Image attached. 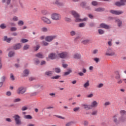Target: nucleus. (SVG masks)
<instances>
[{
    "label": "nucleus",
    "mask_w": 126,
    "mask_h": 126,
    "mask_svg": "<svg viewBox=\"0 0 126 126\" xmlns=\"http://www.w3.org/2000/svg\"><path fill=\"white\" fill-rule=\"evenodd\" d=\"M51 18L55 21H59L62 19V15L58 13H54L51 15Z\"/></svg>",
    "instance_id": "nucleus-1"
},
{
    "label": "nucleus",
    "mask_w": 126,
    "mask_h": 126,
    "mask_svg": "<svg viewBox=\"0 0 126 126\" xmlns=\"http://www.w3.org/2000/svg\"><path fill=\"white\" fill-rule=\"evenodd\" d=\"M105 56H108L109 57H114V56H117L116 53L114 52L112 48L108 47L105 53Z\"/></svg>",
    "instance_id": "nucleus-2"
},
{
    "label": "nucleus",
    "mask_w": 126,
    "mask_h": 126,
    "mask_svg": "<svg viewBox=\"0 0 126 126\" xmlns=\"http://www.w3.org/2000/svg\"><path fill=\"white\" fill-rule=\"evenodd\" d=\"M58 57L62 60L67 59L68 58V53L66 51H62L58 53Z\"/></svg>",
    "instance_id": "nucleus-3"
},
{
    "label": "nucleus",
    "mask_w": 126,
    "mask_h": 126,
    "mask_svg": "<svg viewBox=\"0 0 126 126\" xmlns=\"http://www.w3.org/2000/svg\"><path fill=\"white\" fill-rule=\"evenodd\" d=\"M13 119H14V121L16 123V125L17 126H21L22 125V122H21V117L20 116L16 114L13 117Z\"/></svg>",
    "instance_id": "nucleus-4"
},
{
    "label": "nucleus",
    "mask_w": 126,
    "mask_h": 126,
    "mask_svg": "<svg viewBox=\"0 0 126 126\" xmlns=\"http://www.w3.org/2000/svg\"><path fill=\"white\" fill-rule=\"evenodd\" d=\"M57 36L56 35H48L45 37V40L46 42H52L55 39H57Z\"/></svg>",
    "instance_id": "nucleus-5"
},
{
    "label": "nucleus",
    "mask_w": 126,
    "mask_h": 126,
    "mask_svg": "<svg viewBox=\"0 0 126 126\" xmlns=\"http://www.w3.org/2000/svg\"><path fill=\"white\" fill-rule=\"evenodd\" d=\"M71 14L73 15V16L75 18V21L76 22H78V21L79 20V19L80 18V15L78 13L76 12L75 11H71Z\"/></svg>",
    "instance_id": "nucleus-6"
},
{
    "label": "nucleus",
    "mask_w": 126,
    "mask_h": 126,
    "mask_svg": "<svg viewBox=\"0 0 126 126\" xmlns=\"http://www.w3.org/2000/svg\"><path fill=\"white\" fill-rule=\"evenodd\" d=\"M16 92L18 95H21L22 94H24V93L26 92V89H25V88L23 86H21L17 89Z\"/></svg>",
    "instance_id": "nucleus-7"
},
{
    "label": "nucleus",
    "mask_w": 126,
    "mask_h": 126,
    "mask_svg": "<svg viewBox=\"0 0 126 126\" xmlns=\"http://www.w3.org/2000/svg\"><path fill=\"white\" fill-rule=\"evenodd\" d=\"M40 19L43 22L46 23V24H52V21L47 17L42 16L41 17Z\"/></svg>",
    "instance_id": "nucleus-8"
},
{
    "label": "nucleus",
    "mask_w": 126,
    "mask_h": 126,
    "mask_svg": "<svg viewBox=\"0 0 126 126\" xmlns=\"http://www.w3.org/2000/svg\"><path fill=\"white\" fill-rule=\"evenodd\" d=\"M110 13L114 14V15H121L124 13V11L122 10H110Z\"/></svg>",
    "instance_id": "nucleus-9"
},
{
    "label": "nucleus",
    "mask_w": 126,
    "mask_h": 126,
    "mask_svg": "<svg viewBox=\"0 0 126 126\" xmlns=\"http://www.w3.org/2000/svg\"><path fill=\"white\" fill-rule=\"evenodd\" d=\"M29 73H30V70L29 69H25L23 70L22 75L23 77H27L29 75Z\"/></svg>",
    "instance_id": "nucleus-10"
},
{
    "label": "nucleus",
    "mask_w": 126,
    "mask_h": 126,
    "mask_svg": "<svg viewBox=\"0 0 126 126\" xmlns=\"http://www.w3.org/2000/svg\"><path fill=\"white\" fill-rule=\"evenodd\" d=\"M100 28H103V29H111V26L110 25H107L105 23H101L99 25Z\"/></svg>",
    "instance_id": "nucleus-11"
},
{
    "label": "nucleus",
    "mask_w": 126,
    "mask_h": 126,
    "mask_svg": "<svg viewBox=\"0 0 126 126\" xmlns=\"http://www.w3.org/2000/svg\"><path fill=\"white\" fill-rule=\"evenodd\" d=\"M115 23L117 24L118 27L121 28L123 26V21L119 18L115 19Z\"/></svg>",
    "instance_id": "nucleus-12"
},
{
    "label": "nucleus",
    "mask_w": 126,
    "mask_h": 126,
    "mask_svg": "<svg viewBox=\"0 0 126 126\" xmlns=\"http://www.w3.org/2000/svg\"><path fill=\"white\" fill-rule=\"evenodd\" d=\"M53 4H55L56 5H57V6H63L64 4L63 2H60V0H54Z\"/></svg>",
    "instance_id": "nucleus-13"
},
{
    "label": "nucleus",
    "mask_w": 126,
    "mask_h": 126,
    "mask_svg": "<svg viewBox=\"0 0 126 126\" xmlns=\"http://www.w3.org/2000/svg\"><path fill=\"white\" fill-rule=\"evenodd\" d=\"M48 58L50 60H56L57 59V54L56 53H51L48 55Z\"/></svg>",
    "instance_id": "nucleus-14"
},
{
    "label": "nucleus",
    "mask_w": 126,
    "mask_h": 126,
    "mask_svg": "<svg viewBox=\"0 0 126 126\" xmlns=\"http://www.w3.org/2000/svg\"><path fill=\"white\" fill-rule=\"evenodd\" d=\"M11 40H12V38L8 37L6 35L4 36L2 39V40L6 43H10Z\"/></svg>",
    "instance_id": "nucleus-15"
},
{
    "label": "nucleus",
    "mask_w": 126,
    "mask_h": 126,
    "mask_svg": "<svg viewBox=\"0 0 126 126\" xmlns=\"http://www.w3.org/2000/svg\"><path fill=\"white\" fill-rule=\"evenodd\" d=\"M81 106L85 110H91L90 105H88L87 103H83Z\"/></svg>",
    "instance_id": "nucleus-16"
},
{
    "label": "nucleus",
    "mask_w": 126,
    "mask_h": 126,
    "mask_svg": "<svg viewBox=\"0 0 126 126\" xmlns=\"http://www.w3.org/2000/svg\"><path fill=\"white\" fill-rule=\"evenodd\" d=\"M73 58L76 60H80L81 59V54L79 53H76L74 54Z\"/></svg>",
    "instance_id": "nucleus-17"
},
{
    "label": "nucleus",
    "mask_w": 126,
    "mask_h": 126,
    "mask_svg": "<svg viewBox=\"0 0 126 126\" xmlns=\"http://www.w3.org/2000/svg\"><path fill=\"white\" fill-rule=\"evenodd\" d=\"M33 87L34 89H38V88H40V89H42V90H43V87H44V86L40 84H36L34 85Z\"/></svg>",
    "instance_id": "nucleus-18"
},
{
    "label": "nucleus",
    "mask_w": 126,
    "mask_h": 126,
    "mask_svg": "<svg viewBox=\"0 0 126 126\" xmlns=\"http://www.w3.org/2000/svg\"><path fill=\"white\" fill-rule=\"evenodd\" d=\"M90 106L91 107V109H92V108H96V107L98 106V102H97L96 101H94L92 102Z\"/></svg>",
    "instance_id": "nucleus-19"
},
{
    "label": "nucleus",
    "mask_w": 126,
    "mask_h": 126,
    "mask_svg": "<svg viewBox=\"0 0 126 126\" xmlns=\"http://www.w3.org/2000/svg\"><path fill=\"white\" fill-rule=\"evenodd\" d=\"M35 56L36 58H38V59H44L45 58V56L41 52L36 54Z\"/></svg>",
    "instance_id": "nucleus-20"
},
{
    "label": "nucleus",
    "mask_w": 126,
    "mask_h": 126,
    "mask_svg": "<svg viewBox=\"0 0 126 126\" xmlns=\"http://www.w3.org/2000/svg\"><path fill=\"white\" fill-rule=\"evenodd\" d=\"M126 121V117L125 116H121L118 118V122L119 123H125Z\"/></svg>",
    "instance_id": "nucleus-21"
},
{
    "label": "nucleus",
    "mask_w": 126,
    "mask_h": 126,
    "mask_svg": "<svg viewBox=\"0 0 126 126\" xmlns=\"http://www.w3.org/2000/svg\"><path fill=\"white\" fill-rule=\"evenodd\" d=\"M21 47L22 46L20 43H17L13 46V49L14 50H19V49H21Z\"/></svg>",
    "instance_id": "nucleus-22"
},
{
    "label": "nucleus",
    "mask_w": 126,
    "mask_h": 126,
    "mask_svg": "<svg viewBox=\"0 0 126 126\" xmlns=\"http://www.w3.org/2000/svg\"><path fill=\"white\" fill-rule=\"evenodd\" d=\"M15 55V52L13 51H10L8 53V58H13Z\"/></svg>",
    "instance_id": "nucleus-23"
},
{
    "label": "nucleus",
    "mask_w": 126,
    "mask_h": 126,
    "mask_svg": "<svg viewBox=\"0 0 126 126\" xmlns=\"http://www.w3.org/2000/svg\"><path fill=\"white\" fill-rule=\"evenodd\" d=\"M44 75L46 76H49L51 77L52 75H53V71H46L44 73Z\"/></svg>",
    "instance_id": "nucleus-24"
},
{
    "label": "nucleus",
    "mask_w": 126,
    "mask_h": 126,
    "mask_svg": "<svg viewBox=\"0 0 126 126\" xmlns=\"http://www.w3.org/2000/svg\"><path fill=\"white\" fill-rule=\"evenodd\" d=\"M33 63L35 65H38L40 63V60L38 58H34L33 59Z\"/></svg>",
    "instance_id": "nucleus-25"
},
{
    "label": "nucleus",
    "mask_w": 126,
    "mask_h": 126,
    "mask_svg": "<svg viewBox=\"0 0 126 126\" xmlns=\"http://www.w3.org/2000/svg\"><path fill=\"white\" fill-rule=\"evenodd\" d=\"M94 11H96V12H101L102 11H105V9L102 7H98L97 8H95L94 9Z\"/></svg>",
    "instance_id": "nucleus-26"
},
{
    "label": "nucleus",
    "mask_w": 126,
    "mask_h": 126,
    "mask_svg": "<svg viewBox=\"0 0 126 126\" xmlns=\"http://www.w3.org/2000/svg\"><path fill=\"white\" fill-rule=\"evenodd\" d=\"M89 86H90V81L89 80H88L83 85V87H84L85 88H88V87H89Z\"/></svg>",
    "instance_id": "nucleus-27"
},
{
    "label": "nucleus",
    "mask_w": 126,
    "mask_h": 126,
    "mask_svg": "<svg viewBox=\"0 0 126 126\" xmlns=\"http://www.w3.org/2000/svg\"><path fill=\"white\" fill-rule=\"evenodd\" d=\"M117 118H118V114H116L113 116V122H114V123H115L116 125H117V124H119L120 123L118 121V119H117Z\"/></svg>",
    "instance_id": "nucleus-28"
},
{
    "label": "nucleus",
    "mask_w": 126,
    "mask_h": 126,
    "mask_svg": "<svg viewBox=\"0 0 126 126\" xmlns=\"http://www.w3.org/2000/svg\"><path fill=\"white\" fill-rule=\"evenodd\" d=\"M71 72H72V70L71 69H68L67 71L64 72V76H66V75H69Z\"/></svg>",
    "instance_id": "nucleus-29"
},
{
    "label": "nucleus",
    "mask_w": 126,
    "mask_h": 126,
    "mask_svg": "<svg viewBox=\"0 0 126 126\" xmlns=\"http://www.w3.org/2000/svg\"><path fill=\"white\" fill-rule=\"evenodd\" d=\"M76 31L72 30L70 32V35L72 37H74L76 35Z\"/></svg>",
    "instance_id": "nucleus-30"
},
{
    "label": "nucleus",
    "mask_w": 126,
    "mask_h": 126,
    "mask_svg": "<svg viewBox=\"0 0 126 126\" xmlns=\"http://www.w3.org/2000/svg\"><path fill=\"white\" fill-rule=\"evenodd\" d=\"M24 119H26V120H32V117L30 115H24Z\"/></svg>",
    "instance_id": "nucleus-31"
},
{
    "label": "nucleus",
    "mask_w": 126,
    "mask_h": 126,
    "mask_svg": "<svg viewBox=\"0 0 126 126\" xmlns=\"http://www.w3.org/2000/svg\"><path fill=\"white\" fill-rule=\"evenodd\" d=\"M11 20V21H13L14 22H17V21H18L19 20L18 17L16 16H14Z\"/></svg>",
    "instance_id": "nucleus-32"
},
{
    "label": "nucleus",
    "mask_w": 126,
    "mask_h": 126,
    "mask_svg": "<svg viewBox=\"0 0 126 126\" xmlns=\"http://www.w3.org/2000/svg\"><path fill=\"white\" fill-rule=\"evenodd\" d=\"M53 69H54L55 72H56V73H60V72H61V71L60 67H56V68H54Z\"/></svg>",
    "instance_id": "nucleus-33"
},
{
    "label": "nucleus",
    "mask_w": 126,
    "mask_h": 126,
    "mask_svg": "<svg viewBox=\"0 0 126 126\" xmlns=\"http://www.w3.org/2000/svg\"><path fill=\"white\" fill-rule=\"evenodd\" d=\"M90 42V39H85L84 40L82 41V43L84 45H87L88 43Z\"/></svg>",
    "instance_id": "nucleus-34"
},
{
    "label": "nucleus",
    "mask_w": 126,
    "mask_h": 126,
    "mask_svg": "<svg viewBox=\"0 0 126 126\" xmlns=\"http://www.w3.org/2000/svg\"><path fill=\"white\" fill-rule=\"evenodd\" d=\"M0 79L1 82H2L3 83V82H4L5 81V80L6 79V76L5 75L2 76Z\"/></svg>",
    "instance_id": "nucleus-35"
},
{
    "label": "nucleus",
    "mask_w": 126,
    "mask_h": 126,
    "mask_svg": "<svg viewBox=\"0 0 126 126\" xmlns=\"http://www.w3.org/2000/svg\"><path fill=\"white\" fill-rule=\"evenodd\" d=\"M115 73L116 74L115 76V78L116 80L121 78V75H120V72H119L118 71H116Z\"/></svg>",
    "instance_id": "nucleus-36"
},
{
    "label": "nucleus",
    "mask_w": 126,
    "mask_h": 126,
    "mask_svg": "<svg viewBox=\"0 0 126 126\" xmlns=\"http://www.w3.org/2000/svg\"><path fill=\"white\" fill-rule=\"evenodd\" d=\"M88 20V18L87 17H85L83 19H81L80 18V19H79V21H78V22H83V21H87Z\"/></svg>",
    "instance_id": "nucleus-37"
},
{
    "label": "nucleus",
    "mask_w": 126,
    "mask_h": 126,
    "mask_svg": "<svg viewBox=\"0 0 126 126\" xmlns=\"http://www.w3.org/2000/svg\"><path fill=\"white\" fill-rule=\"evenodd\" d=\"M30 48V45L28 44H25L23 47V50L24 51H26V50H28Z\"/></svg>",
    "instance_id": "nucleus-38"
},
{
    "label": "nucleus",
    "mask_w": 126,
    "mask_h": 126,
    "mask_svg": "<svg viewBox=\"0 0 126 126\" xmlns=\"http://www.w3.org/2000/svg\"><path fill=\"white\" fill-rule=\"evenodd\" d=\"M98 32L99 33V35H103L105 33V31L102 29L98 30Z\"/></svg>",
    "instance_id": "nucleus-39"
},
{
    "label": "nucleus",
    "mask_w": 126,
    "mask_h": 126,
    "mask_svg": "<svg viewBox=\"0 0 126 126\" xmlns=\"http://www.w3.org/2000/svg\"><path fill=\"white\" fill-rule=\"evenodd\" d=\"M121 115V116H125V115L126 114V110H121L120 112Z\"/></svg>",
    "instance_id": "nucleus-40"
},
{
    "label": "nucleus",
    "mask_w": 126,
    "mask_h": 126,
    "mask_svg": "<svg viewBox=\"0 0 126 126\" xmlns=\"http://www.w3.org/2000/svg\"><path fill=\"white\" fill-rule=\"evenodd\" d=\"M18 25H19V26H22L23 25H24V22L22 20L19 21L18 22Z\"/></svg>",
    "instance_id": "nucleus-41"
},
{
    "label": "nucleus",
    "mask_w": 126,
    "mask_h": 126,
    "mask_svg": "<svg viewBox=\"0 0 126 126\" xmlns=\"http://www.w3.org/2000/svg\"><path fill=\"white\" fill-rule=\"evenodd\" d=\"M41 31L42 32H48V31H49V29L46 27H43L41 28Z\"/></svg>",
    "instance_id": "nucleus-42"
},
{
    "label": "nucleus",
    "mask_w": 126,
    "mask_h": 126,
    "mask_svg": "<svg viewBox=\"0 0 126 126\" xmlns=\"http://www.w3.org/2000/svg\"><path fill=\"white\" fill-rule=\"evenodd\" d=\"M0 28L1 29H5L6 28V25L5 24H1L0 25Z\"/></svg>",
    "instance_id": "nucleus-43"
},
{
    "label": "nucleus",
    "mask_w": 126,
    "mask_h": 126,
    "mask_svg": "<svg viewBox=\"0 0 126 126\" xmlns=\"http://www.w3.org/2000/svg\"><path fill=\"white\" fill-rule=\"evenodd\" d=\"M79 27H80V28L85 27V23H80L79 25Z\"/></svg>",
    "instance_id": "nucleus-44"
},
{
    "label": "nucleus",
    "mask_w": 126,
    "mask_h": 126,
    "mask_svg": "<svg viewBox=\"0 0 126 126\" xmlns=\"http://www.w3.org/2000/svg\"><path fill=\"white\" fill-rule=\"evenodd\" d=\"M10 78L11 80H12V81L15 80V78H14V75H13V74L12 73H11L10 74Z\"/></svg>",
    "instance_id": "nucleus-45"
},
{
    "label": "nucleus",
    "mask_w": 126,
    "mask_h": 126,
    "mask_svg": "<svg viewBox=\"0 0 126 126\" xmlns=\"http://www.w3.org/2000/svg\"><path fill=\"white\" fill-rule=\"evenodd\" d=\"M41 13L43 15H47V14H48V11H47L46 10H42L41 11Z\"/></svg>",
    "instance_id": "nucleus-46"
},
{
    "label": "nucleus",
    "mask_w": 126,
    "mask_h": 126,
    "mask_svg": "<svg viewBox=\"0 0 126 126\" xmlns=\"http://www.w3.org/2000/svg\"><path fill=\"white\" fill-rule=\"evenodd\" d=\"M92 5H94V6H96V5H98V2L97 1H93L92 2Z\"/></svg>",
    "instance_id": "nucleus-47"
},
{
    "label": "nucleus",
    "mask_w": 126,
    "mask_h": 126,
    "mask_svg": "<svg viewBox=\"0 0 126 126\" xmlns=\"http://www.w3.org/2000/svg\"><path fill=\"white\" fill-rule=\"evenodd\" d=\"M21 111H26L27 110H28V107L26 106H24L22 107L21 109Z\"/></svg>",
    "instance_id": "nucleus-48"
},
{
    "label": "nucleus",
    "mask_w": 126,
    "mask_h": 126,
    "mask_svg": "<svg viewBox=\"0 0 126 126\" xmlns=\"http://www.w3.org/2000/svg\"><path fill=\"white\" fill-rule=\"evenodd\" d=\"M73 124V122L71 121V122L67 123L65 124V126H72Z\"/></svg>",
    "instance_id": "nucleus-49"
},
{
    "label": "nucleus",
    "mask_w": 126,
    "mask_h": 126,
    "mask_svg": "<svg viewBox=\"0 0 126 126\" xmlns=\"http://www.w3.org/2000/svg\"><path fill=\"white\" fill-rule=\"evenodd\" d=\"M120 2H121V5L124 6V5H126V0H121Z\"/></svg>",
    "instance_id": "nucleus-50"
},
{
    "label": "nucleus",
    "mask_w": 126,
    "mask_h": 126,
    "mask_svg": "<svg viewBox=\"0 0 126 126\" xmlns=\"http://www.w3.org/2000/svg\"><path fill=\"white\" fill-rule=\"evenodd\" d=\"M117 83L118 84H122V83H123V80H122L121 78L119 79H117Z\"/></svg>",
    "instance_id": "nucleus-51"
},
{
    "label": "nucleus",
    "mask_w": 126,
    "mask_h": 126,
    "mask_svg": "<svg viewBox=\"0 0 126 126\" xmlns=\"http://www.w3.org/2000/svg\"><path fill=\"white\" fill-rule=\"evenodd\" d=\"M61 77L60 75H57L51 77V79H59Z\"/></svg>",
    "instance_id": "nucleus-52"
},
{
    "label": "nucleus",
    "mask_w": 126,
    "mask_h": 126,
    "mask_svg": "<svg viewBox=\"0 0 126 126\" xmlns=\"http://www.w3.org/2000/svg\"><path fill=\"white\" fill-rule=\"evenodd\" d=\"M42 44L43 45L47 46H49V43H48V41H42Z\"/></svg>",
    "instance_id": "nucleus-53"
},
{
    "label": "nucleus",
    "mask_w": 126,
    "mask_h": 126,
    "mask_svg": "<svg viewBox=\"0 0 126 126\" xmlns=\"http://www.w3.org/2000/svg\"><path fill=\"white\" fill-rule=\"evenodd\" d=\"M35 79H36V78L33 76H31L29 78V80L30 81H33V80H35Z\"/></svg>",
    "instance_id": "nucleus-54"
},
{
    "label": "nucleus",
    "mask_w": 126,
    "mask_h": 126,
    "mask_svg": "<svg viewBox=\"0 0 126 126\" xmlns=\"http://www.w3.org/2000/svg\"><path fill=\"white\" fill-rule=\"evenodd\" d=\"M95 25H96L95 24V23H94V22H91L89 24L90 27H95Z\"/></svg>",
    "instance_id": "nucleus-55"
},
{
    "label": "nucleus",
    "mask_w": 126,
    "mask_h": 126,
    "mask_svg": "<svg viewBox=\"0 0 126 126\" xmlns=\"http://www.w3.org/2000/svg\"><path fill=\"white\" fill-rule=\"evenodd\" d=\"M98 52H99L98 49H94L93 51V55H97V54H98Z\"/></svg>",
    "instance_id": "nucleus-56"
},
{
    "label": "nucleus",
    "mask_w": 126,
    "mask_h": 126,
    "mask_svg": "<svg viewBox=\"0 0 126 126\" xmlns=\"http://www.w3.org/2000/svg\"><path fill=\"white\" fill-rule=\"evenodd\" d=\"M115 5H117V6H123V5H122L121 1H118V2H116L115 3Z\"/></svg>",
    "instance_id": "nucleus-57"
},
{
    "label": "nucleus",
    "mask_w": 126,
    "mask_h": 126,
    "mask_svg": "<svg viewBox=\"0 0 126 126\" xmlns=\"http://www.w3.org/2000/svg\"><path fill=\"white\" fill-rule=\"evenodd\" d=\"M64 20L66 21V22H70L71 21V19L67 17H65Z\"/></svg>",
    "instance_id": "nucleus-58"
},
{
    "label": "nucleus",
    "mask_w": 126,
    "mask_h": 126,
    "mask_svg": "<svg viewBox=\"0 0 126 126\" xmlns=\"http://www.w3.org/2000/svg\"><path fill=\"white\" fill-rule=\"evenodd\" d=\"M16 30H17V28H16V27H11L10 28V31H11L12 32H13L14 31H16Z\"/></svg>",
    "instance_id": "nucleus-59"
},
{
    "label": "nucleus",
    "mask_w": 126,
    "mask_h": 126,
    "mask_svg": "<svg viewBox=\"0 0 126 126\" xmlns=\"http://www.w3.org/2000/svg\"><path fill=\"white\" fill-rule=\"evenodd\" d=\"M21 101V99L20 98H16L14 99L13 102L14 103H17L18 102H20Z\"/></svg>",
    "instance_id": "nucleus-60"
},
{
    "label": "nucleus",
    "mask_w": 126,
    "mask_h": 126,
    "mask_svg": "<svg viewBox=\"0 0 126 126\" xmlns=\"http://www.w3.org/2000/svg\"><path fill=\"white\" fill-rule=\"evenodd\" d=\"M21 42L22 43H27L28 42V40L26 39L23 38L21 40Z\"/></svg>",
    "instance_id": "nucleus-61"
},
{
    "label": "nucleus",
    "mask_w": 126,
    "mask_h": 126,
    "mask_svg": "<svg viewBox=\"0 0 126 126\" xmlns=\"http://www.w3.org/2000/svg\"><path fill=\"white\" fill-rule=\"evenodd\" d=\"M80 5H81V6H82V7H84L86 5V2H82L80 3Z\"/></svg>",
    "instance_id": "nucleus-62"
},
{
    "label": "nucleus",
    "mask_w": 126,
    "mask_h": 126,
    "mask_svg": "<svg viewBox=\"0 0 126 126\" xmlns=\"http://www.w3.org/2000/svg\"><path fill=\"white\" fill-rule=\"evenodd\" d=\"M38 93V92H33L31 94V96H36Z\"/></svg>",
    "instance_id": "nucleus-63"
},
{
    "label": "nucleus",
    "mask_w": 126,
    "mask_h": 126,
    "mask_svg": "<svg viewBox=\"0 0 126 126\" xmlns=\"http://www.w3.org/2000/svg\"><path fill=\"white\" fill-rule=\"evenodd\" d=\"M109 105H111V102L110 101H106L104 103V106L107 107V106H109Z\"/></svg>",
    "instance_id": "nucleus-64"
}]
</instances>
